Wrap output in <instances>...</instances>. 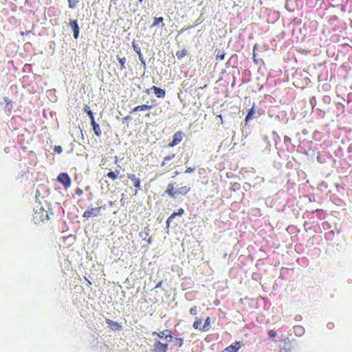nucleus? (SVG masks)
<instances>
[{"mask_svg":"<svg viewBox=\"0 0 352 352\" xmlns=\"http://www.w3.org/2000/svg\"><path fill=\"white\" fill-rule=\"evenodd\" d=\"M168 349V344L166 343H162L160 340H157L153 346V352H167Z\"/></svg>","mask_w":352,"mask_h":352,"instance_id":"20e7f679","label":"nucleus"},{"mask_svg":"<svg viewBox=\"0 0 352 352\" xmlns=\"http://www.w3.org/2000/svg\"><path fill=\"white\" fill-rule=\"evenodd\" d=\"M224 54L223 53H221V54H217V56H216V59L217 60H223L224 58Z\"/></svg>","mask_w":352,"mask_h":352,"instance_id":"2f4dec72","label":"nucleus"},{"mask_svg":"<svg viewBox=\"0 0 352 352\" xmlns=\"http://www.w3.org/2000/svg\"><path fill=\"white\" fill-rule=\"evenodd\" d=\"M184 213V210L182 208H179L178 211L177 212V214H178V216H182Z\"/></svg>","mask_w":352,"mask_h":352,"instance_id":"f704fd0d","label":"nucleus"},{"mask_svg":"<svg viewBox=\"0 0 352 352\" xmlns=\"http://www.w3.org/2000/svg\"><path fill=\"white\" fill-rule=\"evenodd\" d=\"M91 124L93 127V130H94L95 135L98 137H100L102 134V131H101L99 124H98L96 122L95 119L91 120Z\"/></svg>","mask_w":352,"mask_h":352,"instance_id":"f8f14e48","label":"nucleus"},{"mask_svg":"<svg viewBox=\"0 0 352 352\" xmlns=\"http://www.w3.org/2000/svg\"><path fill=\"white\" fill-rule=\"evenodd\" d=\"M163 21H164V18L162 16L155 17L154 19V22L153 23L151 27L157 26V25L160 24V23H163ZM164 24L162 23V26H164Z\"/></svg>","mask_w":352,"mask_h":352,"instance_id":"a211bd4d","label":"nucleus"},{"mask_svg":"<svg viewBox=\"0 0 352 352\" xmlns=\"http://www.w3.org/2000/svg\"><path fill=\"white\" fill-rule=\"evenodd\" d=\"M162 285V281H160L156 285H155V288H160L161 287Z\"/></svg>","mask_w":352,"mask_h":352,"instance_id":"c9c22d12","label":"nucleus"},{"mask_svg":"<svg viewBox=\"0 0 352 352\" xmlns=\"http://www.w3.org/2000/svg\"><path fill=\"white\" fill-rule=\"evenodd\" d=\"M290 140L289 138L285 136V140Z\"/></svg>","mask_w":352,"mask_h":352,"instance_id":"37998d69","label":"nucleus"},{"mask_svg":"<svg viewBox=\"0 0 352 352\" xmlns=\"http://www.w3.org/2000/svg\"><path fill=\"white\" fill-rule=\"evenodd\" d=\"M254 107H252V108L249 110V111H248V114L246 115L245 120L246 122H248V120H250L252 118V116H253V114H254Z\"/></svg>","mask_w":352,"mask_h":352,"instance_id":"5701e85b","label":"nucleus"},{"mask_svg":"<svg viewBox=\"0 0 352 352\" xmlns=\"http://www.w3.org/2000/svg\"><path fill=\"white\" fill-rule=\"evenodd\" d=\"M86 280L87 281V283L89 285H91V282L86 278Z\"/></svg>","mask_w":352,"mask_h":352,"instance_id":"79ce46f5","label":"nucleus"},{"mask_svg":"<svg viewBox=\"0 0 352 352\" xmlns=\"http://www.w3.org/2000/svg\"><path fill=\"white\" fill-rule=\"evenodd\" d=\"M146 92H147V94H148L149 93V89H147Z\"/></svg>","mask_w":352,"mask_h":352,"instance_id":"de8ad7c7","label":"nucleus"},{"mask_svg":"<svg viewBox=\"0 0 352 352\" xmlns=\"http://www.w3.org/2000/svg\"><path fill=\"white\" fill-rule=\"evenodd\" d=\"M165 194L168 195L170 197L174 198L177 194V190H175L174 184L169 183L165 190Z\"/></svg>","mask_w":352,"mask_h":352,"instance_id":"1a4fd4ad","label":"nucleus"},{"mask_svg":"<svg viewBox=\"0 0 352 352\" xmlns=\"http://www.w3.org/2000/svg\"><path fill=\"white\" fill-rule=\"evenodd\" d=\"M294 329L295 331H297V330H302V327L300 326H296L294 327Z\"/></svg>","mask_w":352,"mask_h":352,"instance_id":"4c0bfd02","label":"nucleus"},{"mask_svg":"<svg viewBox=\"0 0 352 352\" xmlns=\"http://www.w3.org/2000/svg\"><path fill=\"white\" fill-rule=\"evenodd\" d=\"M139 3H142L143 1V0H138Z\"/></svg>","mask_w":352,"mask_h":352,"instance_id":"a18cd8bd","label":"nucleus"},{"mask_svg":"<svg viewBox=\"0 0 352 352\" xmlns=\"http://www.w3.org/2000/svg\"><path fill=\"white\" fill-rule=\"evenodd\" d=\"M174 342L175 344L179 347H182L184 344L183 339L181 338H175Z\"/></svg>","mask_w":352,"mask_h":352,"instance_id":"a878e982","label":"nucleus"},{"mask_svg":"<svg viewBox=\"0 0 352 352\" xmlns=\"http://www.w3.org/2000/svg\"><path fill=\"white\" fill-rule=\"evenodd\" d=\"M178 216V214H177V212H174L170 214V216L166 220V225L167 227H169L170 222L173 221V219L176 217Z\"/></svg>","mask_w":352,"mask_h":352,"instance_id":"b1692460","label":"nucleus"},{"mask_svg":"<svg viewBox=\"0 0 352 352\" xmlns=\"http://www.w3.org/2000/svg\"><path fill=\"white\" fill-rule=\"evenodd\" d=\"M85 111L87 113L88 116L89 117L90 120H92L94 119V116L93 114V112L90 109V108L86 105L84 108Z\"/></svg>","mask_w":352,"mask_h":352,"instance_id":"aec40b11","label":"nucleus"},{"mask_svg":"<svg viewBox=\"0 0 352 352\" xmlns=\"http://www.w3.org/2000/svg\"><path fill=\"white\" fill-rule=\"evenodd\" d=\"M280 352H287V349H280Z\"/></svg>","mask_w":352,"mask_h":352,"instance_id":"a19ab883","label":"nucleus"},{"mask_svg":"<svg viewBox=\"0 0 352 352\" xmlns=\"http://www.w3.org/2000/svg\"><path fill=\"white\" fill-rule=\"evenodd\" d=\"M153 336H157L159 338H164L165 340L168 338H173V336L171 333V331L169 329H164L162 331H153L152 333Z\"/></svg>","mask_w":352,"mask_h":352,"instance_id":"39448f33","label":"nucleus"},{"mask_svg":"<svg viewBox=\"0 0 352 352\" xmlns=\"http://www.w3.org/2000/svg\"><path fill=\"white\" fill-rule=\"evenodd\" d=\"M178 216V214H177V212H174L170 214V216L166 220V225L167 227H169L170 222L173 221V219L176 217Z\"/></svg>","mask_w":352,"mask_h":352,"instance_id":"393cba45","label":"nucleus"},{"mask_svg":"<svg viewBox=\"0 0 352 352\" xmlns=\"http://www.w3.org/2000/svg\"><path fill=\"white\" fill-rule=\"evenodd\" d=\"M190 191V188L188 186L180 187L177 190V194L186 195Z\"/></svg>","mask_w":352,"mask_h":352,"instance_id":"4468645a","label":"nucleus"},{"mask_svg":"<svg viewBox=\"0 0 352 352\" xmlns=\"http://www.w3.org/2000/svg\"><path fill=\"white\" fill-rule=\"evenodd\" d=\"M183 136V132L180 131L176 132L173 137V140L168 144V146L173 147L178 144L182 140Z\"/></svg>","mask_w":352,"mask_h":352,"instance_id":"423d86ee","label":"nucleus"},{"mask_svg":"<svg viewBox=\"0 0 352 352\" xmlns=\"http://www.w3.org/2000/svg\"><path fill=\"white\" fill-rule=\"evenodd\" d=\"M290 140L289 138L285 136V140Z\"/></svg>","mask_w":352,"mask_h":352,"instance_id":"c03bdc74","label":"nucleus"},{"mask_svg":"<svg viewBox=\"0 0 352 352\" xmlns=\"http://www.w3.org/2000/svg\"><path fill=\"white\" fill-rule=\"evenodd\" d=\"M152 108H153V105L142 104V105H138V106L135 107L133 109V112H135V111H146V110L151 109Z\"/></svg>","mask_w":352,"mask_h":352,"instance_id":"ddd939ff","label":"nucleus"},{"mask_svg":"<svg viewBox=\"0 0 352 352\" xmlns=\"http://www.w3.org/2000/svg\"><path fill=\"white\" fill-rule=\"evenodd\" d=\"M107 177L110 178L112 180H115L117 179L116 175H115V172L110 171L107 174Z\"/></svg>","mask_w":352,"mask_h":352,"instance_id":"cd10ccee","label":"nucleus"},{"mask_svg":"<svg viewBox=\"0 0 352 352\" xmlns=\"http://www.w3.org/2000/svg\"><path fill=\"white\" fill-rule=\"evenodd\" d=\"M101 208L102 206L89 208L83 212L82 217L87 219L98 217L100 213Z\"/></svg>","mask_w":352,"mask_h":352,"instance_id":"7ed1b4c3","label":"nucleus"},{"mask_svg":"<svg viewBox=\"0 0 352 352\" xmlns=\"http://www.w3.org/2000/svg\"><path fill=\"white\" fill-rule=\"evenodd\" d=\"M114 172H115V175H116V177L118 178V175H119V173H120V170H116V171H114Z\"/></svg>","mask_w":352,"mask_h":352,"instance_id":"ea45409f","label":"nucleus"},{"mask_svg":"<svg viewBox=\"0 0 352 352\" xmlns=\"http://www.w3.org/2000/svg\"><path fill=\"white\" fill-rule=\"evenodd\" d=\"M194 171V168H191V167H188L186 170H185V173H191Z\"/></svg>","mask_w":352,"mask_h":352,"instance_id":"72a5a7b5","label":"nucleus"},{"mask_svg":"<svg viewBox=\"0 0 352 352\" xmlns=\"http://www.w3.org/2000/svg\"><path fill=\"white\" fill-rule=\"evenodd\" d=\"M4 101L7 103V107H8L9 111H10L12 108L11 105V100L8 98L5 97Z\"/></svg>","mask_w":352,"mask_h":352,"instance_id":"c756f323","label":"nucleus"},{"mask_svg":"<svg viewBox=\"0 0 352 352\" xmlns=\"http://www.w3.org/2000/svg\"><path fill=\"white\" fill-rule=\"evenodd\" d=\"M106 322L112 331H120L122 329V326L118 322L113 321L111 319H106Z\"/></svg>","mask_w":352,"mask_h":352,"instance_id":"9d476101","label":"nucleus"},{"mask_svg":"<svg viewBox=\"0 0 352 352\" xmlns=\"http://www.w3.org/2000/svg\"><path fill=\"white\" fill-rule=\"evenodd\" d=\"M186 54H187V51L184 49L176 52V56L178 59H182L185 56H186Z\"/></svg>","mask_w":352,"mask_h":352,"instance_id":"412c9836","label":"nucleus"},{"mask_svg":"<svg viewBox=\"0 0 352 352\" xmlns=\"http://www.w3.org/2000/svg\"><path fill=\"white\" fill-rule=\"evenodd\" d=\"M57 181L62 184L65 189L71 186V179L66 173H60L57 177Z\"/></svg>","mask_w":352,"mask_h":352,"instance_id":"f03ea898","label":"nucleus"},{"mask_svg":"<svg viewBox=\"0 0 352 352\" xmlns=\"http://www.w3.org/2000/svg\"><path fill=\"white\" fill-rule=\"evenodd\" d=\"M269 338L272 340H274V338L276 336V333L274 330H270L268 331Z\"/></svg>","mask_w":352,"mask_h":352,"instance_id":"c85d7f7f","label":"nucleus"},{"mask_svg":"<svg viewBox=\"0 0 352 352\" xmlns=\"http://www.w3.org/2000/svg\"><path fill=\"white\" fill-rule=\"evenodd\" d=\"M69 7L70 8H75L78 3V0H68Z\"/></svg>","mask_w":352,"mask_h":352,"instance_id":"bb28decb","label":"nucleus"},{"mask_svg":"<svg viewBox=\"0 0 352 352\" xmlns=\"http://www.w3.org/2000/svg\"><path fill=\"white\" fill-rule=\"evenodd\" d=\"M117 58H118V60L120 65V70H124L126 69V58L125 57H120L119 56H117Z\"/></svg>","mask_w":352,"mask_h":352,"instance_id":"dca6fc26","label":"nucleus"},{"mask_svg":"<svg viewBox=\"0 0 352 352\" xmlns=\"http://www.w3.org/2000/svg\"><path fill=\"white\" fill-rule=\"evenodd\" d=\"M34 219L36 223L45 222L49 220V212L48 210H44L43 208H40L36 210L34 213Z\"/></svg>","mask_w":352,"mask_h":352,"instance_id":"f257e3e1","label":"nucleus"},{"mask_svg":"<svg viewBox=\"0 0 352 352\" xmlns=\"http://www.w3.org/2000/svg\"><path fill=\"white\" fill-rule=\"evenodd\" d=\"M210 317H207L205 320L204 324L202 327L201 331H208L210 329Z\"/></svg>","mask_w":352,"mask_h":352,"instance_id":"f3484780","label":"nucleus"},{"mask_svg":"<svg viewBox=\"0 0 352 352\" xmlns=\"http://www.w3.org/2000/svg\"><path fill=\"white\" fill-rule=\"evenodd\" d=\"M217 118H219V120H220V121H221V124H223V118H222V116H221V115H218V116H217Z\"/></svg>","mask_w":352,"mask_h":352,"instance_id":"e433bc0d","label":"nucleus"},{"mask_svg":"<svg viewBox=\"0 0 352 352\" xmlns=\"http://www.w3.org/2000/svg\"><path fill=\"white\" fill-rule=\"evenodd\" d=\"M132 46H133V50H135V52L138 54L140 59L142 60V53H141L140 47H138L137 45H135L134 43H133Z\"/></svg>","mask_w":352,"mask_h":352,"instance_id":"4be33fe9","label":"nucleus"},{"mask_svg":"<svg viewBox=\"0 0 352 352\" xmlns=\"http://www.w3.org/2000/svg\"><path fill=\"white\" fill-rule=\"evenodd\" d=\"M327 327L329 328V329H331L333 327V323H328L327 324Z\"/></svg>","mask_w":352,"mask_h":352,"instance_id":"58836bf2","label":"nucleus"},{"mask_svg":"<svg viewBox=\"0 0 352 352\" xmlns=\"http://www.w3.org/2000/svg\"><path fill=\"white\" fill-rule=\"evenodd\" d=\"M21 35H23V34H25V32H21Z\"/></svg>","mask_w":352,"mask_h":352,"instance_id":"49530a36","label":"nucleus"},{"mask_svg":"<svg viewBox=\"0 0 352 352\" xmlns=\"http://www.w3.org/2000/svg\"><path fill=\"white\" fill-rule=\"evenodd\" d=\"M54 151L57 153H60L63 151L62 147L60 146H55Z\"/></svg>","mask_w":352,"mask_h":352,"instance_id":"7c9ffc66","label":"nucleus"},{"mask_svg":"<svg viewBox=\"0 0 352 352\" xmlns=\"http://www.w3.org/2000/svg\"><path fill=\"white\" fill-rule=\"evenodd\" d=\"M202 321L200 318H196L195 322L192 324V327L195 329H198L201 331L202 327H201Z\"/></svg>","mask_w":352,"mask_h":352,"instance_id":"2eb2a0df","label":"nucleus"},{"mask_svg":"<svg viewBox=\"0 0 352 352\" xmlns=\"http://www.w3.org/2000/svg\"><path fill=\"white\" fill-rule=\"evenodd\" d=\"M190 314H192V315H195V314H196V313H197V307H192V308L190 309Z\"/></svg>","mask_w":352,"mask_h":352,"instance_id":"473e14b6","label":"nucleus"},{"mask_svg":"<svg viewBox=\"0 0 352 352\" xmlns=\"http://www.w3.org/2000/svg\"><path fill=\"white\" fill-rule=\"evenodd\" d=\"M127 177L133 182V186L135 188V192L141 189L140 179L135 175L129 173L127 174Z\"/></svg>","mask_w":352,"mask_h":352,"instance_id":"0eeeda50","label":"nucleus"},{"mask_svg":"<svg viewBox=\"0 0 352 352\" xmlns=\"http://www.w3.org/2000/svg\"><path fill=\"white\" fill-rule=\"evenodd\" d=\"M151 90L153 91L154 94L157 98H163L165 97L166 95V91L164 89H162L160 87H157L156 86H153L151 88Z\"/></svg>","mask_w":352,"mask_h":352,"instance_id":"9b49d317","label":"nucleus"},{"mask_svg":"<svg viewBox=\"0 0 352 352\" xmlns=\"http://www.w3.org/2000/svg\"><path fill=\"white\" fill-rule=\"evenodd\" d=\"M174 157H175V154H173V155H170L166 156V157L164 158V160H163V161H162V164H161V166H165L166 164H168V162H169V161H170L173 158H174Z\"/></svg>","mask_w":352,"mask_h":352,"instance_id":"6ab92c4d","label":"nucleus"},{"mask_svg":"<svg viewBox=\"0 0 352 352\" xmlns=\"http://www.w3.org/2000/svg\"><path fill=\"white\" fill-rule=\"evenodd\" d=\"M69 26L72 28L74 32V38H78L79 36L80 28L76 20H70Z\"/></svg>","mask_w":352,"mask_h":352,"instance_id":"6e6552de","label":"nucleus"}]
</instances>
